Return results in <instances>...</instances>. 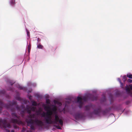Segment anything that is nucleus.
<instances>
[{
  "label": "nucleus",
  "mask_w": 132,
  "mask_h": 132,
  "mask_svg": "<svg viewBox=\"0 0 132 132\" xmlns=\"http://www.w3.org/2000/svg\"><path fill=\"white\" fill-rule=\"evenodd\" d=\"M127 77H128L129 78L132 79V75L131 74H128L127 75Z\"/></svg>",
  "instance_id": "obj_21"
},
{
  "label": "nucleus",
  "mask_w": 132,
  "mask_h": 132,
  "mask_svg": "<svg viewBox=\"0 0 132 132\" xmlns=\"http://www.w3.org/2000/svg\"><path fill=\"white\" fill-rule=\"evenodd\" d=\"M11 132H15L14 130H12L11 131Z\"/></svg>",
  "instance_id": "obj_36"
},
{
  "label": "nucleus",
  "mask_w": 132,
  "mask_h": 132,
  "mask_svg": "<svg viewBox=\"0 0 132 132\" xmlns=\"http://www.w3.org/2000/svg\"><path fill=\"white\" fill-rule=\"evenodd\" d=\"M42 116V117H45L46 116V113H45V112H44L41 114Z\"/></svg>",
  "instance_id": "obj_15"
},
{
  "label": "nucleus",
  "mask_w": 132,
  "mask_h": 132,
  "mask_svg": "<svg viewBox=\"0 0 132 132\" xmlns=\"http://www.w3.org/2000/svg\"><path fill=\"white\" fill-rule=\"evenodd\" d=\"M32 105L34 106H37V103L35 101H33L32 102Z\"/></svg>",
  "instance_id": "obj_14"
},
{
  "label": "nucleus",
  "mask_w": 132,
  "mask_h": 132,
  "mask_svg": "<svg viewBox=\"0 0 132 132\" xmlns=\"http://www.w3.org/2000/svg\"><path fill=\"white\" fill-rule=\"evenodd\" d=\"M92 107V106L90 105H86L85 107V108L86 111H88L90 110Z\"/></svg>",
  "instance_id": "obj_11"
},
{
  "label": "nucleus",
  "mask_w": 132,
  "mask_h": 132,
  "mask_svg": "<svg viewBox=\"0 0 132 132\" xmlns=\"http://www.w3.org/2000/svg\"><path fill=\"white\" fill-rule=\"evenodd\" d=\"M27 34L28 36H29V32L28 31H27Z\"/></svg>",
  "instance_id": "obj_33"
},
{
  "label": "nucleus",
  "mask_w": 132,
  "mask_h": 132,
  "mask_svg": "<svg viewBox=\"0 0 132 132\" xmlns=\"http://www.w3.org/2000/svg\"><path fill=\"white\" fill-rule=\"evenodd\" d=\"M127 79V78L126 76H124L123 77V80L124 81H125Z\"/></svg>",
  "instance_id": "obj_20"
},
{
  "label": "nucleus",
  "mask_w": 132,
  "mask_h": 132,
  "mask_svg": "<svg viewBox=\"0 0 132 132\" xmlns=\"http://www.w3.org/2000/svg\"><path fill=\"white\" fill-rule=\"evenodd\" d=\"M12 116L13 118H16L18 119V120L14 119H12L11 120L12 122L13 123H16L19 125L22 123V121L20 120L19 119V117L17 116L16 114L15 113H12Z\"/></svg>",
  "instance_id": "obj_5"
},
{
  "label": "nucleus",
  "mask_w": 132,
  "mask_h": 132,
  "mask_svg": "<svg viewBox=\"0 0 132 132\" xmlns=\"http://www.w3.org/2000/svg\"><path fill=\"white\" fill-rule=\"evenodd\" d=\"M26 111L25 109L23 110H22L20 112V114L22 115V116H23L25 113Z\"/></svg>",
  "instance_id": "obj_13"
},
{
  "label": "nucleus",
  "mask_w": 132,
  "mask_h": 132,
  "mask_svg": "<svg viewBox=\"0 0 132 132\" xmlns=\"http://www.w3.org/2000/svg\"><path fill=\"white\" fill-rule=\"evenodd\" d=\"M120 80V82L121 84V87L123 88V83L121 82V81L120 79H119Z\"/></svg>",
  "instance_id": "obj_26"
},
{
  "label": "nucleus",
  "mask_w": 132,
  "mask_h": 132,
  "mask_svg": "<svg viewBox=\"0 0 132 132\" xmlns=\"http://www.w3.org/2000/svg\"><path fill=\"white\" fill-rule=\"evenodd\" d=\"M56 128L58 129H60L61 128V127L59 126H56Z\"/></svg>",
  "instance_id": "obj_30"
},
{
  "label": "nucleus",
  "mask_w": 132,
  "mask_h": 132,
  "mask_svg": "<svg viewBox=\"0 0 132 132\" xmlns=\"http://www.w3.org/2000/svg\"><path fill=\"white\" fill-rule=\"evenodd\" d=\"M10 3L11 5H13L15 4V1H11Z\"/></svg>",
  "instance_id": "obj_24"
},
{
  "label": "nucleus",
  "mask_w": 132,
  "mask_h": 132,
  "mask_svg": "<svg viewBox=\"0 0 132 132\" xmlns=\"http://www.w3.org/2000/svg\"><path fill=\"white\" fill-rule=\"evenodd\" d=\"M5 93V91L4 90H1L0 91V93L2 94H4Z\"/></svg>",
  "instance_id": "obj_22"
},
{
  "label": "nucleus",
  "mask_w": 132,
  "mask_h": 132,
  "mask_svg": "<svg viewBox=\"0 0 132 132\" xmlns=\"http://www.w3.org/2000/svg\"><path fill=\"white\" fill-rule=\"evenodd\" d=\"M108 112V110L107 109H106L102 111L101 107L99 106L97 109L94 110L93 113L95 115H99L100 113L102 112L103 115H105L107 114Z\"/></svg>",
  "instance_id": "obj_4"
},
{
  "label": "nucleus",
  "mask_w": 132,
  "mask_h": 132,
  "mask_svg": "<svg viewBox=\"0 0 132 132\" xmlns=\"http://www.w3.org/2000/svg\"><path fill=\"white\" fill-rule=\"evenodd\" d=\"M128 81L130 83H131L132 82V80L131 79H128Z\"/></svg>",
  "instance_id": "obj_28"
},
{
  "label": "nucleus",
  "mask_w": 132,
  "mask_h": 132,
  "mask_svg": "<svg viewBox=\"0 0 132 132\" xmlns=\"http://www.w3.org/2000/svg\"><path fill=\"white\" fill-rule=\"evenodd\" d=\"M81 99L82 98L80 97H78L77 98V102L79 103V106L80 108H82L83 103Z\"/></svg>",
  "instance_id": "obj_9"
},
{
  "label": "nucleus",
  "mask_w": 132,
  "mask_h": 132,
  "mask_svg": "<svg viewBox=\"0 0 132 132\" xmlns=\"http://www.w3.org/2000/svg\"><path fill=\"white\" fill-rule=\"evenodd\" d=\"M37 47L39 49H43V46L41 44H38L37 45Z\"/></svg>",
  "instance_id": "obj_12"
},
{
  "label": "nucleus",
  "mask_w": 132,
  "mask_h": 132,
  "mask_svg": "<svg viewBox=\"0 0 132 132\" xmlns=\"http://www.w3.org/2000/svg\"><path fill=\"white\" fill-rule=\"evenodd\" d=\"M46 102L48 104H50V100L48 99H47L46 100Z\"/></svg>",
  "instance_id": "obj_23"
},
{
  "label": "nucleus",
  "mask_w": 132,
  "mask_h": 132,
  "mask_svg": "<svg viewBox=\"0 0 132 132\" xmlns=\"http://www.w3.org/2000/svg\"><path fill=\"white\" fill-rule=\"evenodd\" d=\"M13 106L15 107L19 111H20L21 109H24L25 111H27V113L29 114L31 113V107L28 105H27L26 108H25V106L23 105H22L20 107L17 104L16 102L15 101L10 102L8 104H4L2 101L0 100V113H1V111L3 107H5L7 109H10L11 111L14 112L15 109L13 108Z\"/></svg>",
  "instance_id": "obj_1"
},
{
  "label": "nucleus",
  "mask_w": 132,
  "mask_h": 132,
  "mask_svg": "<svg viewBox=\"0 0 132 132\" xmlns=\"http://www.w3.org/2000/svg\"><path fill=\"white\" fill-rule=\"evenodd\" d=\"M28 52L29 53L30 52V50L31 49V45L30 44H29L28 46Z\"/></svg>",
  "instance_id": "obj_17"
},
{
  "label": "nucleus",
  "mask_w": 132,
  "mask_h": 132,
  "mask_svg": "<svg viewBox=\"0 0 132 132\" xmlns=\"http://www.w3.org/2000/svg\"><path fill=\"white\" fill-rule=\"evenodd\" d=\"M29 117L31 119L28 120L27 122L28 124H30V127L31 129L33 130L35 129V128L34 125V122L36 125L42 127L44 125L43 122L42 121L36 118L35 114H29Z\"/></svg>",
  "instance_id": "obj_2"
},
{
  "label": "nucleus",
  "mask_w": 132,
  "mask_h": 132,
  "mask_svg": "<svg viewBox=\"0 0 132 132\" xmlns=\"http://www.w3.org/2000/svg\"><path fill=\"white\" fill-rule=\"evenodd\" d=\"M18 100H20V98L19 97V98H18V99H17Z\"/></svg>",
  "instance_id": "obj_39"
},
{
  "label": "nucleus",
  "mask_w": 132,
  "mask_h": 132,
  "mask_svg": "<svg viewBox=\"0 0 132 132\" xmlns=\"http://www.w3.org/2000/svg\"><path fill=\"white\" fill-rule=\"evenodd\" d=\"M83 115L80 114H77L76 116V118L78 119H81L83 117Z\"/></svg>",
  "instance_id": "obj_10"
},
{
  "label": "nucleus",
  "mask_w": 132,
  "mask_h": 132,
  "mask_svg": "<svg viewBox=\"0 0 132 132\" xmlns=\"http://www.w3.org/2000/svg\"><path fill=\"white\" fill-rule=\"evenodd\" d=\"M6 131L7 132H10V131L8 129H6Z\"/></svg>",
  "instance_id": "obj_35"
},
{
  "label": "nucleus",
  "mask_w": 132,
  "mask_h": 132,
  "mask_svg": "<svg viewBox=\"0 0 132 132\" xmlns=\"http://www.w3.org/2000/svg\"><path fill=\"white\" fill-rule=\"evenodd\" d=\"M31 92V91H28V92H29V93H30V92Z\"/></svg>",
  "instance_id": "obj_42"
},
{
  "label": "nucleus",
  "mask_w": 132,
  "mask_h": 132,
  "mask_svg": "<svg viewBox=\"0 0 132 132\" xmlns=\"http://www.w3.org/2000/svg\"><path fill=\"white\" fill-rule=\"evenodd\" d=\"M59 104L60 105H62V103H61V102H59Z\"/></svg>",
  "instance_id": "obj_40"
},
{
  "label": "nucleus",
  "mask_w": 132,
  "mask_h": 132,
  "mask_svg": "<svg viewBox=\"0 0 132 132\" xmlns=\"http://www.w3.org/2000/svg\"><path fill=\"white\" fill-rule=\"evenodd\" d=\"M52 110L53 111H56V109L55 107H54L53 108Z\"/></svg>",
  "instance_id": "obj_29"
},
{
  "label": "nucleus",
  "mask_w": 132,
  "mask_h": 132,
  "mask_svg": "<svg viewBox=\"0 0 132 132\" xmlns=\"http://www.w3.org/2000/svg\"><path fill=\"white\" fill-rule=\"evenodd\" d=\"M55 120L53 121L51 120L52 118H45L46 123L48 124H51L52 123H57L59 122L60 125L62 126L63 125V121L62 119H59V117L57 114H55L54 116Z\"/></svg>",
  "instance_id": "obj_3"
},
{
  "label": "nucleus",
  "mask_w": 132,
  "mask_h": 132,
  "mask_svg": "<svg viewBox=\"0 0 132 132\" xmlns=\"http://www.w3.org/2000/svg\"><path fill=\"white\" fill-rule=\"evenodd\" d=\"M119 79H118V81H119V82H120V80H119Z\"/></svg>",
  "instance_id": "obj_43"
},
{
  "label": "nucleus",
  "mask_w": 132,
  "mask_h": 132,
  "mask_svg": "<svg viewBox=\"0 0 132 132\" xmlns=\"http://www.w3.org/2000/svg\"><path fill=\"white\" fill-rule=\"evenodd\" d=\"M14 127L15 129H17L18 128L17 126L16 125H14Z\"/></svg>",
  "instance_id": "obj_34"
},
{
  "label": "nucleus",
  "mask_w": 132,
  "mask_h": 132,
  "mask_svg": "<svg viewBox=\"0 0 132 132\" xmlns=\"http://www.w3.org/2000/svg\"><path fill=\"white\" fill-rule=\"evenodd\" d=\"M44 109L46 110L47 111V112L46 114L50 115V116H52L53 114V112L51 110V109L49 106H45Z\"/></svg>",
  "instance_id": "obj_8"
},
{
  "label": "nucleus",
  "mask_w": 132,
  "mask_h": 132,
  "mask_svg": "<svg viewBox=\"0 0 132 132\" xmlns=\"http://www.w3.org/2000/svg\"><path fill=\"white\" fill-rule=\"evenodd\" d=\"M31 96H30L29 97V99L30 100L31 99Z\"/></svg>",
  "instance_id": "obj_37"
},
{
  "label": "nucleus",
  "mask_w": 132,
  "mask_h": 132,
  "mask_svg": "<svg viewBox=\"0 0 132 132\" xmlns=\"http://www.w3.org/2000/svg\"><path fill=\"white\" fill-rule=\"evenodd\" d=\"M66 102L68 104H69L70 103L71 100H67V101H66Z\"/></svg>",
  "instance_id": "obj_27"
},
{
  "label": "nucleus",
  "mask_w": 132,
  "mask_h": 132,
  "mask_svg": "<svg viewBox=\"0 0 132 132\" xmlns=\"http://www.w3.org/2000/svg\"><path fill=\"white\" fill-rule=\"evenodd\" d=\"M37 113V115H39L40 114H41V112L39 111H38L36 112Z\"/></svg>",
  "instance_id": "obj_25"
},
{
  "label": "nucleus",
  "mask_w": 132,
  "mask_h": 132,
  "mask_svg": "<svg viewBox=\"0 0 132 132\" xmlns=\"http://www.w3.org/2000/svg\"><path fill=\"white\" fill-rule=\"evenodd\" d=\"M18 88H19L20 89H23V87L21 86H19Z\"/></svg>",
  "instance_id": "obj_32"
},
{
  "label": "nucleus",
  "mask_w": 132,
  "mask_h": 132,
  "mask_svg": "<svg viewBox=\"0 0 132 132\" xmlns=\"http://www.w3.org/2000/svg\"><path fill=\"white\" fill-rule=\"evenodd\" d=\"M126 90L127 92H129L130 91V89L128 87H127L126 88Z\"/></svg>",
  "instance_id": "obj_31"
},
{
  "label": "nucleus",
  "mask_w": 132,
  "mask_h": 132,
  "mask_svg": "<svg viewBox=\"0 0 132 132\" xmlns=\"http://www.w3.org/2000/svg\"><path fill=\"white\" fill-rule=\"evenodd\" d=\"M45 118H48V119H50L52 118L51 116H50L48 114H46V117Z\"/></svg>",
  "instance_id": "obj_19"
},
{
  "label": "nucleus",
  "mask_w": 132,
  "mask_h": 132,
  "mask_svg": "<svg viewBox=\"0 0 132 132\" xmlns=\"http://www.w3.org/2000/svg\"><path fill=\"white\" fill-rule=\"evenodd\" d=\"M36 108L35 107H31V111H32L33 112H34L35 111V110L36 109Z\"/></svg>",
  "instance_id": "obj_16"
},
{
  "label": "nucleus",
  "mask_w": 132,
  "mask_h": 132,
  "mask_svg": "<svg viewBox=\"0 0 132 132\" xmlns=\"http://www.w3.org/2000/svg\"><path fill=\"white\" fill-rule=\"evenodd\" d=\"M9 90H12V89L11 88Z\"/></svg>",
  "instance_id": "obj_41"
},
{
  "label": "nucleus",
  "mask_w": 132,
  "mask_h": 132,
  "mask_svg": "<svg viewBox=\"0 0 132 132\" xmlns=\"http://www.w3.org/2000/svg\"><path fill=\"white\" fill-rule=\"evenodd\" d=\"M90 97V99L92 100H96L98 99V97L97 96H95L94 95L89 94L87 95L86 96H84L82 98L81 101L83 100L85 101H87L88 99V97Z\"/></svg>",
  "instance_id": "obj_7"
},
{
  "label": "nucleus",
  "mask_w": 132,
  "mask_h": 132,
  "mask_svg": "<svg viewBox=\"0 0 132 132\" xmlns=\"http://www.w3.org/2000/svg\"><path fill=\"white\" fill-rule=\"evenodd\" d=\"M106 98L105 96H103V98L101 99V101L103 102H104L106 101Z\"/></svg>",
  "instance_id": "obj_18"
},
{
  "label": "nucleus",
  "mask_w": 132,
  "mask_h": 132,
  "mask_svg": "<svg viewBox=\"0 0 132 132\" xmlns=\"http://www.w3.org/2000/svg\"><path fill=\"white\" fill-rule=\"evenodd\" d=\"M130 89H131V90H132V86H130Z\"/></svg>",
  "instance_id": "obj_38"
},
{
  "label": "nucleus",
  "mask_w": 132,
  "mask_h": 132,
  "mask_svg": "<svg viewBox=\"0 0 132 132\" xmlns=\"http://www.w3.org/2000/svg\"><path fill=\"white\" fill-rule=\"evenodd\" d=\"M0 127H3L4 128H6L7 127L10 128L11 125L10 124L7 123L6 120H2L1 118H0Z\"/></svg>",
  "instance_id": "obj_6"
}]
</instances>
